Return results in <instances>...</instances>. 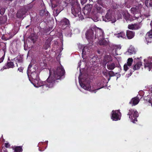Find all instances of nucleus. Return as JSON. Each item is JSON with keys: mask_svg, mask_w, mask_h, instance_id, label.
I'll list each match as a JSON object with an SVG mask.
<instances>
[{"mask_svg": "<svg viewBox=\"0 0 152 152\" xmlns=\"http://www.w3.org/2000/svg\"><path fill=\"white\" fill-rule=\"evenodd\" d=\"M52 8L56 7L61 3V0H50Z\"/></svg>", "mask_w": 152, "mask_h": 152, "instance_id": "19", "label": "nucleus"}, {"mask_svg": "<svg viewBox=\"0 0 152 152\" xmlns=\"http://www.w3.org/2000/svg\"><path fill=\"white\" fill-rule=\"evenodd\" d=\"M5 10L4 8H2L0 9V14L3 15L4 14Z\"/></svg>", "mask_w": 152, "mask_h": 152, "instance_id": "36", "label": "nucleus"}, {"mask_svg": "<svg viewBox=\"0 0 152 152\" xmlns=\"http://www.w3.org/2000/svg\"><path fill=\"white\" fill-rule=\"evenodd\" d=\"M105 74H107V72H105V73H104V75H105Z\"/></svg>", "mask_w": 152, "mask_h": 152, "instance_id": "53", "label": "nucleus"}, {"mask_svg": "<svg viewBox=\"0 0 152 152\" xmlns=\"http://www.w3.org/2000/svg\"><path fill=\"white\" fill-rule=\"evenodd\" d=\"M87 1V0H80L81 3L82 4H85Z\"/></svg>", "mask_w": 152, "mask_h": 152, "instance_id": "42", "label": "nucleus"}, {"mask_svg": "<svg viewBox=\"0 0 152 152\" xmlns=\"http://www.w3.org/2000/svg\"><path fill=\"white\" fill-rule=\"evenodd\" d=\"M121 113L119 110H113L112 111L111 119L113 121H117L120 119Z\"/></svg>", "mask_w": 152, "mask_h": 152, "instance_id": "6", "label": "nucleus"}, {"mask_svg": "<svg viewBox=\"0 0 152 152\" xmlns=\"http://www.w3.org/2000/svg\"><path fill=\"white\" fill-rule=\"evenodd\" d=\"M112 18V15L110 11L108 10L105 16H102L103 20L105 22H108Z\"/></svg>", "mask_w": 152, "mask_h": 152, "instance_id": "13", "label": "nucleus"}, {"mask_svg": "<svg viewBox=\"0 0 152 152\" xmlns=\"http://www.w3.org/2000/svg\"><path fill=\"white\" fill-rule=\"evenodd\" d=\"M71 5L72 6L71 8L72 13L75 17H78L80 19L82 20L84 19L83 16L81 14V8L80 4L75 0L69 1Z\"/></svg>", "mask_w": 152, "mask_h": 152, "instance_id": "2", "label": "nucleus"}, {"mask_svg": "<svg viewBox=\"0 0 152 152\" xmlns=\"http://www.w3.org/2000/svg\"><path fill=\"white\" fill-rule=\"evenodd\" d=\"M107 41L105 39H101L99 41V44L101 45H107Z\"/></svg>", "mask_w": 152, "mask_h": 152, "instance_id": "29", "label": "nucleus"}, {"mask_svg": "<svg viewBox=\"0 0 152 152\" xmlns=\"http://www.w3.org/2000/svg\"><path fill=\"white\" fill-rule=\"evenodd\" d=\"M107 72L109 76V78L108 79V80H110L111 77H113L115 76V75L117 74V73H115L112 70L108 71Z\"/></svg>", "mask_w": 152, "mask_h": 152, "instance_id": "28", "label": "nucleus"}, {"mask_svg": "<svg viewBox=\"0 0 152 152\" xmlns=\"http://www.w3.org/2000/svg\"><path fill=\"white\" fill-rule=\"evenodd\" d=\"M65 72L62 66L61 65L56 68H50L49 70L50 75L46 81L41 83V87L44 91L48 90L49 88L53 87L57 80H61L62 76L64 75Z\"/></svg>", "mask_w": 152, "mask_h": 152, "instance_id": "1", "label": "nucleus"}, {"mask_svg": "<svg viewBox=\"0 0 152 152\" xmlns=\"http://www.w3.org/2000/svg\"><path fill=\"white\" fill-rule=\"evenodd\" d=\"M119 48H117H117H116L115 49V53H116L117 54V55H118V54L117 53V50H118V49Z\"/></svg>", "mask_w": 152, "mask_h": 152, "instance_id": "49", "label": "nucleus"}, {"mask_svg": "<svg viewBox=\"0 0 152 152\" xmlns=\"http://www.w3.org/2000/svg\"><path fill=\"white\" fill-rule=\"evenodd\" d=\"M72 34L70 33H70L69 34H67V35H66V36L67 37H71L72 36Z\"/></svg>", "mask_w": 152, "mask_h": 152, "instance_id": "46", "label": "nucleus"}, {"mask_svg": "<svg viewBox=\"0 0 152 152\" xmlns=\"http://www.w3.org/2000/svg\"><path fill=\"white\" fill-rule=\"evenodd\" d=\"M104 33L102 30H99V31H97L95 34V38H99V37H103Z\"/></svg>", "mask_w": 152, "mask_h": 152, "instance_id": "26", "label": "nucleus"}, {"mask_svg": "<svg viewBox=\"0 0 152 152\" xmlns=\"http://www.w3.org/2000/svg\"><path fill=\"white\" fill-rule=\"evenodd\" d=\"M150 25L152 27V21H151V22L150 23Z\"/></svg>", "mask_w": 152, "mask_h": 152, "instance_id": "51", "label": "nucleus"}, {"mask_svg": "<svg viewBox=\"0 0 152 152\" xmlns=\"http://www.w3.org/2000/svg\"><path fill=\"white\" fill-rule=\"evenodd\" d=\"M14 59H15L16 61L18 63H21L22 62V58L20 57H17L16 58H15Z\"/></svg>", "mask_w": 152, "mask_h": 152, "instance_id": "33", "label": "nucleus"}, {"mask_svg": "<svg viewBox=\"0 0 152 152\" xmlns=\"http://www.w3.org/2000/svg\"><path fill=\"white\" fill-rule=\"evenodd\" d=\"M124 16V18L127 21H132L136 19L134 18V17H133L128 12L125 13Z\"/></svg>", "mask_w": 152, "mask_h": 152, "instance_id": "17", "label": "nucleus"}, {"mask_svg": "<svg viewBox=\"0 0 152 152\" xmlns=\"http://www.w3.org/2000/svg\"><path fill=\"white\" fill-rule=\"evenodd\" d=\"M46 12L45 10H41L40 11V15L41 16H44L45 12Z\"/></svg>", "mask_w": 152, "mask_h": 152, "instance_id": "34", "label": "nucleus"}, {"mask_svg": "<svg viewBox=\"0 0 152 152\" xmlns=\"http://www.w3.org/2000/svg\"><path fill=\"white\" fill-rule=\"evenodd\" d=\"M11 148L14 150V152H22L23 151L22 146H12Z\"/></svg>", "mask_w": 152, "mask_h": 152, "instance_id": "24", "label": "nucleus"}, {"mask_svg": "<svg viewBox=\"0 0 152 152\" xmlns=\"http://www.w3.org/2000/svg\"><path fill=\"white\" fill-rule=\"evenodd\" d=\"M86 50H88V49H87V47L85 46L82 50V53L85 54L86 53Z\"/></svg>", "mask_w": 152, "mask_h": 152, "instance_id": "37", "label": "nucleus"}, {"mask_svg": "<svg viewBox=\"0 0 152 152\" xmlns=\"http://www.w3.org/2000/svg\"><path fill=\"white\" fill-rule=\"evenodd\" d=\"M139 58H137V59H139Z\"/></svg>", "mask_w": 152, "mask_h": 152, "instance_id": "55", "label": "nucleus"}, {"mask_svg": "<svg viewBox=\"0 0 152 152\" xmlns=\"http://www.w3.org/2000/svg\"><path fill=\"white\" fill-rule=\"evenodd\" d=\"M98 20V18H96V19L95 20V21H97Z\"/></svg>", "mask_w": 152, "mask_h": 152, "instance_id": "50", "label": "nucleus"}, {"mask_svg": "<svg viewBox=\"0 0 152 152\" xmlns=\"http://www.w3.org/2000/svg\"><path fill=\"white\" fill-rule=\"evenodd\" d=\"M134 30L139 29L141 28L140 23H134Z\"/></svg>", "mask_w": 152, "mask_h": 152, "instance_id": "31", "label": "nucleus"}, {"mask_svg": "<svg viewBox=\"0 0 152 152\" xmlns=\"http://www.w3.org/2000/svg\"><path fill=\"white\" fill-rule=\"evenodd\" d=\"M5 146L6 148H9L10 146V145L9 143H6L5 144Z\"/></svg>", "mask_w": 152, "mask_h": 152, "instance_id": "41", "label": "nucleus"}, {"mask_svg": "<svg viewBox=\"0 0 152 152\" xmlns=\"http://www.w3.org/2000/svg\"><path fill=\"white\" fill-rule=\"evenodd\" d=\"M59 4L56 7H54L53 8H52V9L53 10V13L55 16H57L61 11V10L60 9H59Z\"/></svg>", "mask_w": 152, "mask_h": 152, "instance_id": "23", "label": "nucleus"}, {"mask_svg": "<svg viewBox=\"0 0 152 152\" xmlns=\"http://www.w3.org/2000/svg\"><path fill=\"white\" fill-rule=\"evenodd\" d=\"M140 101L139 98L137 97L133 98L129 102V104H132V106L135 105L139 103Z\"/></svg>", "mask_w": 152, "mask_h": 152, "instance_id": "21", "label": "nucleus"}, {"mask_svg": "<svg viewBox=\"0 0 152 152\" xmlns=\"http://www.w3.org/2000/svg\"><path fill=\"white\" fill-rule=\"evenodd\" d=\"M149 0H148V1ZM149 4L150 5L152 6V0H150L149 1Z\"/></svg>", "mask_w": 152, "mask_h": 152, "instance_id": "48", "label": "nucleus"}, {"mask_svg": "<svg viewBox=\"0 0 152 152\" xmlns=\"http://www.w3.org/2000/svg\"><path fill=\"white\" fill-rule=\"evenodd\" d=\"M117 36L119 37H121L122 38H124L125 37V33L123 32H121L120 33H118L117 34Z\"/></svg>", "mask_w": 152, "mask_h": 152, "instance_id": "32", "label": "nucleus"}, {"mask_svg": "<svg viewBox=\"0 0 152 152\" xmlns=\"http://www.w3.org/2000/svg\"><path fill=\"white\" fill-rule=\"evenodd\" d=\"M135 35V33L133 31L127 30L126 32V35L129 39H131L133 38Z\"/></svg>", "mask_w": 152, "mask_h": 152, "instance_id": "22", "label": "nucleus"}, {"mask_svg": "<svg viewBox=\"0 0 152 152\" xmlns=\"http://www.w3.org/2000/svg\"><path fill=\"white\" fill-rule=\"evenodd\" d=\"M150 103L151 104V106L152 107V98H151L149 101Z\"/></svg>", "mask_w": 152, "mask_h": 152, "instance_id": "47", "label": "nucleus"}, {"mask_svg": "<svg viewBox=\"0 0 152 152\" xmlns=\"http://www.w3.org/2000/svg\"><path fill=\"white\" fill-rule=\"evenodd\" d=\"M53 40L52 37H49L45 41L44 44L43 45L42 48L45 50H47L50 47L51 45V42Z\"/></svg>", "mask_w": 152, "mask_h": 152, "instance_id": "10", "label": "nucleus"}, {"mask_svg": "<svg viewBox=\"0 0 152 152\" xmlns=\"http://www.w3.org/2000/svg\"><path fill=\"white\" fill-rule=\"evenodd\" d=\"M5 55V53L4 52V53L3 56L0 58V63L3 62L4 58V56Z\"/></svg>", "mask_w": 152, "mask_h": 152, "instance_id": "38", "label": "nucleus"}, {"mask_svg": "<svg viewBox=\"0 0 152 152\" xmlns=\"http://www.w3.org/2000/svg\"><path fill=\"white\" fill-rule=\"evenodd\" d=\"M69 21L67 19L64 18L60 21V24L62 25L63 28H65L69 25Z\"/></svg>", "mask_w": 152, "mask_h": 152, "instance_id": "15", "label": "nucleus"}, {"mask_svg": "<svg viewBox=\"0 0 152 152\" xmlns=\"http://www.w3.org/2000/svg\"><path fill=\"white\" fill-rule=\"evenodd\" d=\"M142 63L140 61L137 62V63L135 64H134L132 67V69H130V75H131L132 73L133 72L136 70L139 69L142 65Z\"/></svg>", "mask_w": 152, "mask_h": 152, "instance_id": "8", "label": "nucleus"}, {"mask_svg": "<svg viewBox=\"0 0 152 152\" xmlns=\"http://www.w3.org/2000/svg\"><path fill=\"white\" fill-rule=\"evenodd\" d=\"M127 115L129 116V118L133 123H135L136 121H137V118L139 116V114L136 110L132 109L129 110Z\"/></svg>", "mask_w": 152, "mask_h": 152, "instance_id": "3", "label": "nucleus"}, {"mask_svg": "<svg viewBox=\"0 0 152 152\" xmlns=\"http://www.w3.org/2000/svg\"><path fill=\"white\" fill-rule=\"evenodd\" d=\"M112 58L110 56L105 55L103 59V63L106 65L107 63L112 61Z\"/></svg>", "mask_w": 152, "mask_h": 152, "instance_id": "20", "label": "nucleus"}, {"mask_svg": "<svg viewBox=\"0 0 152 152\" xmlns=\"http://www.w3.org/2000/svg\"><path fill=\"white\" fill-rule=\"evenodd\" d=\"M14 66V64L13 62L10 61L7 62L6 66H4L3 68L4 69H7V68H12Z\"/></svg>", "mask_w": 152, "mask_h": 152, "instance_id": "25", "label": "nucleus"}, {"mask_svg": "<svg viewBox=\"0 0 152 152\" xmlns=\"http://www.w3.org/2000/svg\"><path fill=\"white\" fill-rule=\"evenodd\" d=\"M146 1H146L145 2V4L146 3Z\"/></svg>", "mask_w": 152, "mask_h": 152, "instance_id": "54", "label": "nucleus"}, {"mask_svg": "<svg viewBox=\"0 0 152 152\" xmlns=\"http://www.w3.org/2000/svg\"><path fill=\"white\" fill-rule=\"evenodd\" d=\"M50 15V13L49 12L47 11L46 10V12H45L44 15L45 16H48Z\"/></svg>", "mask_w": 152, "mask_h": 152, "instance_id": "40", "label": "nucleus"}, {"mask_svg": "<svg viewBox=\"0 0 152 152\" xmlns=\"http://www.w3.org/2000/svg\"><path fill=\"white\" fill-rule=\"evenodd\" d=\"M27 11V9L25 7H23L18 10L17 14V17L18 18H21L23 15L26 14Z\"/></svg>", "mask_w": 152, "mask_h": 152, "instance_id": "7", "label": "nucleus"}, {"mask_svg": "<svg viewBox=\"0 0 152 152\" xmlns=\"http://www.w3.org/2000/svg\"><path fill=\"white\" fill-rule=\"evenodd\" d=\"M29 79L30 81H34L35 82V81H37V79L38 78V76L37 73L35 72H32L30 75V77L29 74H28Z\"/></svg>", "mask_w": 152, "mask_h": 152, "instance_id": "11", "label": "nucleus"}, {"mask_svg": "<svg viewBox=\"0 0 152 152\" xmlns=\"http://www.w3.org/2000/svg\"><path fill=\"white\" fill-rule=\"evenodd\" d=\"M96 9L98 12L102 13L103 12V9L101 7L97 5L96 7Z\"/></svg>", "mask_w": 152, "mask_h": 152, "instance_id": "30", "label": "nucleus"}, {"mask_svg": "<svg viewBox=\"0 0 152 152\" xmlns=\"http://www.w3.org/2000/svg\"><path fill=\"white\" fill-rule=\"evenodd\" d=\"M128 52L129 53V54H130V55H131V54H132L133 53V52H132V50L131 49H129V50L128 51Z\"/></svg>", "mask_w": 152, "mask_h": 152, "instance_id": "45", "label": "nucleus"}, {"mask_svg": "<svg viewBox=\"0 0 152 152\" xmlns=\"http://www.w3.org/2000/svg\"><path fill=\"white\" fill-rule=\"evenodd\" d=\"M12 37H10L8 39V38H6L4 37H2L1 38L2 39H4L5 40H7L9 39H10L12 38Z\"/></svg>", "mask_w": 152, "mask_h": 152, "instance_id": "43", "label": "nucleus"}, {"mask_svg": "<svg viewBox=\"0 0 152 152\" xmlns=\"http://www.w3.org/2000/svg\"><path fill=\"white\" fill-rule=\"evenodd\" d=\"M79 81L80 86L82 88L86 90L89 91H91L92 92H94L96 91V90H98L102 88V87L94 90H92L91 89V86L90 83H88L86 84H85L83 83L82 80L80 79V76L79 77Z\"/></svg>", "mask_w": 152, "mask_h": 152, "instance_id": "4", "label": "nucleus"}, {"mask_svg": "<svg viewBox=\"0 0 152 152\" xmlns=\"http://www.w3.org/2000/svg\"><path fill=\"white\" fill-rule=\"evenodd\" d=\"M130 10L131 13L133 15L134 18L137 19L140 17H141L140 10L138 7L136 6L132 7L131 9Z\"/></svg>", "mask_w": 152, "mask_h": 152, "instance_id": "5", "label": "nucleus"}, {"mask_svg": "<svg viewBox=\"0 0 152 152\" xmlns=\"http://www.w3.org/2000/svg\"><path fill=\"white\" fill-rule=\"evenodd\" d=\"M23 68L22 67H20L19 68H18V70H19L20 72H22L23 70Z\"/></svg>", "mask_w": 152, "mask_h": 152, "instance_id": "44", "label": "nucleus"}, {"mask_svg": "<svg viewBox=\"0 0 152 152\" xmlns=\"http://www.w3.org/2000/svg\"><path fill=\"white\" fill-rule=\"evenodd\" d=\"M146 39L147 44L151 43L152 42V31L147 33L146 35Z\"/></svg>", "mask_w": 152, "mask_h": 152, "instance_id": "16", "label": "nucleus"}, {"mask_svg": "<svg viewBox=\"0 0 152 152\" xmlns=\"http://www.w3.org/2000/svg\"><path fill=\"white\" fill-rule=\"evenodd\" d=\"M6 1H12L13 0H6Z\"/></svg>", "mask_w": 152, "mask_h": 152, "instance_id": "52", "label": "nucleus"}, {"mask_svg": "<svg viewBox=\"0 0 152 152\" xmlns=\"http://www.w3.org/2000/svg\"><path fill=\"white\" fill-rule=\"evenodd\" d=\"M128 28L130 29L134 30V24H132L129 25H128Z\"/></svg>", "mask_w": 152, "mask_h": 152, "instance_id": "35", "label": "nucleus"}, {"mask_svg": "<svg viewBox=\"0 0 152 152\" xmlns=\"http://www.w3.org/2000/svg\"><path fill=\"white\" fill-rule=\"evenodd\" d=\"M144 67L148 68L149 71H150L151 69H152V62L149 61L147 62L146 59L144 60Z\"/></svg>", "mask_w": 152, "mask_h": 152, "instance_id": "18", "label": "nucleus"}, {"mask_svg": "<svg viewBox=\"0 0 152 152\" xmlns=\"http://www.w3.org/2000/svg\"><path fill=\"white\" fill-rule=\"evenodd\" d=\"M85 35L88 40L92 39L94 35L93 31L92 29L88 30L86 32Z\"/></svg>", "mask_w": 152, "mask_h": 152, "instance_id": "12", "label": "nucleus"}, {"mask_svg": "<svg viewBox=\"0 0 152 152\" xmlns=\"http://www.w3.org/2000/svg\"><path fill=\"white\" fill-rule=\"evenodd\" d=\"M107 68L109 69L112 70L115 68V64L114 63H108L107 64Z\"/></svg>", "mask_w": 152, "mask_h": 152, "instance_id": "27", "label": "nucleus"}, {"mask_svg": "<svg viewBox=\"0 0 152 152\" xmlns=\"http://www.w3.org/2000/svg\"><path fill=\"white\" fill-rule=\"evenodd\" d=\"M133 61L132 58H129L128 59L126 64H124V69L125 71H126L129 69V67H131Z\"/></svg>", "mask_w": 152, "mask_h": 152, "instance_id": "9", "label": "nucleus"}, {"mask_svg": "<svg viewBox=\"0 0 152 152\" xmlns=\"http://www.w3.org/2000/svg\"><path fill=\"white\" fill-rule=\"evenodd\" d=\"M92 6L91 4H88L84 8L83 13L85 15H88L90 13L92 9Z\"/></svg>", "mask_w": 152, "mask_h": 152, "instance_id": "14", "label": "nucleus"}, {"mask_svg": "<svg viewBox=\"0 0 152 152\" xmlns=\"http://www.w3.org/2000/svg\"><path fill=\"white\" fill-rule=\"evenodd\" d=\"M1 152H8V151L7 149L4 147H2Z\"/></svg>", "mask_w": 152, "mask_h": 152, "instance_id": "39", "label": "nucleus"}]
</instances>
